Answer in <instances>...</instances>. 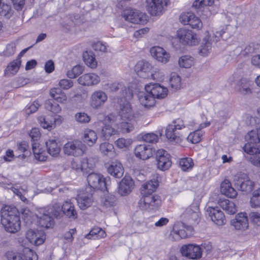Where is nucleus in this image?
I'll use <instances>...</instances> for the list:
<instances>
[{"mask_svg":"<svg viewBox=\"0 0 260 260\" xmlns=\"http://www.w3.org/2000/svg\"><path fill=\"white\" fill-rule=\"evenodd\" d=\"M158 185L157 177L144 183L142 187L143 197L139 202V207L143 210L151 211L156 210L161 204V200L157 195H152Z\"/></svg>","mask_w":260,"mask_h":260,"instance_id":"nucleus-1","label":"nucleus"},{"mask_svg":"<svg viewBox=\"0 0 260 260\" xmlns=\"http://www.w3.org/2000/svg\"><path fill=\"white\" fill-rule=\"evenodd\" d=\"M1 223L5 229L10 233H15L20 229L19 212L14 206H6L1 212Z\"/></svg>","mask_w":260,"mask_h":260,"instance_id":"nucleus-2","label":"nucleus"},{"mask_svg":"<svg viewBox=\"0 0 260 260\" xmlns=\"http://www.w3.org/2000/svg\"><path fill=\"white\" fill-rule=\"evenodd\" d=\"M230 25H224L215 31L214 36L211 37L208 31L205 33L206 36L203 39V44L200 46L199 53L204 56H207L210 52L212 46V42H218L220 38L226 40L232 35Z\"/></svg>","mask_w":260,"mask_h":260,"instance_id":"nucleus-3","label":"nucleus"},{"mask_svg":"<svg viewBox=\"0 0 260 260\" xmlns=\"http://www.w3.org/2000/svg\"><path fill=\"white\" fill-rule=\"evenodd\" d=\"M153 67L151 63L145 60L139 61L135 67V71L137 75L143 78H151L153 79L159 77L158 75L160 74V71L157 68L153 70Z\"/></svg>","mask_w":260,"mask_h":260,"instance_id":"nucleus-4","label":"nucleus"},{"mask_svg":"<svg viewBox=\"0 0 260 260\" xmlns=\"http://www.w3.org/2000/svg\"><path fill=\"white\" fill-rule=\"evenodd\" d=\"M88 185L94 189L105 190L111 183L110 178H106L100 174L94 173L89 174L87 177Z\"/></svg>","mask_w":260,"mask_h":260,"instance_id":"nucleus-5","label":"nucleus"},{"mask_svg":"<svg viewBox=\"0 0 260 260\" xmlns=\"http://www.w3.org/2000/svg\"><path fill=\"white\" fill-rule=\"evenodd\" d=\"M177 38L183 45L193 46L199 44L200 39L197 35L191 30L180 28L177 31Z\"/></svg>","mask_w":260,"mask_h":260,"instance_id":"nucleus-6","label":"nucleus"},{"mask_svg":"<svg viewBox=\"0 0 260 260\" xmlns=\"http://www.w3.org/2000/svg\"><path fill=\"white\" fill-rule=\"evenodd\" d=\"M8 260H38V256L32 250L25 248L22 252L16 251H8L6 253Z\"/></svg>","mask_w":260,"mask_h":260,"instance_id":"nucleus-7","label":"nucleus"},{"mask_svg":"<svg viewBox=\"0 0 260 260\" xmlns=\"http://www.w3.org/2000/svg\"><path fill=\"white\" fill-rule=\"evenodd\" d=\"M247 141L248 142L243 147V150L246 153L250 155L248 160L253 165L260 167V155H257V154H260V146L257 144V143Z\"/></svg>","mask_w":260,"mask_h":260,"instance_id":"nucleus-8","label":"nucleus"},{"mask_svg":"<svg viewBox=\"0 0 260 260\" xmlns=\"http://www.w3.org/2000/svg\"><path fill=\"white\" fill-rule=\"evenodd\" d=\"M63 149L66 154L78 156L85 152L86 147L81 141L75 140L65 144Z\"/></svg>","mask_w":260,"mask_h":260,"instance_id":"nucleus-9","label":"nucleus"},{"mask_svg":"<svg viewBox=\"0 0 260 260\" xmlns=\"http://www.w3.org/2000/svg\"><path fill=\"white\" fill-rule=\"evenodd\" d=\"M234 183L236 187L242 191L251 192L254 186V183L245 173L238 174L235 177Z\"/></svg>","mask_w":260,"mask_h":260,"instance_id":"nucleus-10","label":"nucleus"},{"mask_svg":"<svg viewBox=\"0 0 260 260\" xmlns=\"http://www.w3.org/2000/svg\"><path fill=\"white\" fill-rule=\"evenodd\" d=\"M122 16L125 20L134 24L143 23L146 20L145 13L135 9H125Z\"/></svg>","mask_w":260,"mask_h":260,"instance_id":"nucleus-11","label":"nucleus"},{"mask_svg":"<svg viewBox=\"0 0 260 260\" xmlns=\"http://www.w3.org/2000/svg\"><path fill=\"white\" fill-rule=\"evenodd\" d=\"M149 13L152 16L159 15L164 12L168 0H145Z\"/></svg>","mask_w":260,"mask_h":260,"instance_id":"nucleus-12","label":"nucleus"},{"mask_svg":"<svg viewBox=\"0 0 260 260\" xmlns=\"http://www.w3.org/2000/svg\"><path fill=\"white\" fill-rule=\"evenodd\" d=\"M146 91L148 92L154 97V99H164L168 94V88L159 83H150L145 86Z\"/></svg>","mask_w":260,"mask_h":260,"instance_id":"nucleus-13","label":"nucleus"},{"mask_svg":"<svg viewBox=\"0 0 260 260\" xmlns=\"http://www.w3.org/2000/svg\"><path fill=\"white\" fill-rule=\"evenodd\" d=\"M180 252L183 256L190 259H199L202 256V250L199 245L189 244L183 245Z\"/></svg>","mask_w":260,"mask_h":260,"instance_id":"nucleus-14","label":"nucleus"},{"mask_svg":"<svg viewBox=\"0 0 260 260\" xmlns=\"http://www.w3.org/2000/svg\"><path fill=\"white\" fill-rule=\"evenodd\" d=\"M107 100L108 96L104 91L95 90L90 97V105L93 109H99L105 105Z\"/></svg>","mask_w":260,"mask_h":260,"instance_id":"nucleus-15","label":"nucleus"},{"mask_svg":"<svg viewBox=\"0 0 260 260\" xmlns=\"http://www.w3.org/2000/svg\"><path fill=\"white\" fill-rule=\"evenodd\" d=\"M26 238L31 244L39 246L44 242L46 235L43 231L29 229L26 233Z\"/></svg>","mask_w":260,"mask_h":260,"instance_id":"nucleus-16","label":"nucleus"},{"mask_svg":"<svg viewBox=\"0 0 260 260\" xmlns=\"http://www.w3.org/2000/svg\"><path fill=\"white\" fill-rule=\"evenodd\" d=\"M156 159L157 160V168L161 170H168L172 165L170 159V155L164 150H158L156 152Z\"/></svg>","mask_w":260,"mask_h":260,"instance_id":"nucleus-17","label":"nucleus"},{"mask_svg":"<svg viewBox=\"0 0 260 260\" xmlns=\"http://www.w3.org/2000/svg\"><path fill=\"white\" fill-rule=\"evenodd\" d=\"M207 212L212 221L216 225L220 226L226 223V219L223 212L217 207H208L207 209Z\"/></svg>","mask_w":260,"mask_h":260,"instance_id":"nucleus-18","label":"nucleus"},{"mask_svg":"<svg viewBox=\"0 0 260 260\" xmlns=\"http://www.w3.org/2000/svg\"><path fill=\"white\" fill-rule=\"evenodd\" d=\"M150 52L153 58L163 63H167L170 58L169 53L164 48L159 46H154L151 48Z\"/></svg>","mask_w":260,"mask_h":260,"instance_id":"nucleus-19","label":"nucleus"},{"mask_svg":"<svg viewBox=\"0 0 260 260\" xmlns=\"http://www.w3.org/2000/svg\"><path fill=\"white\" fill-rule=\"evenodd\" d=\"M108 173L115 178H121L124 173V168L122 164L117 160L112 161L107 164Z\"/></svg>","mask_w":260,"mask_h":260,"instance_id":"nucleus-20","label":"nucleus"},{"mask_svg":"<svg viewBox=\"0 0 260 260\" xmlns=\"http://www.w3.org/2000/svg\"><path fill=\"white\" fill-rule=\"evenodd\" d=\"M231 224L237 230H247L249 225L247 214L245 212L238 213L235 218L232 220Z\"/></svg>","mask_w":260,"mask_h":260,"instance_id":"nucleus-21","label":"nucleus"},{"mask_svg":"<svg viewBox=\"0 0 260 260\" xmlns=\"http://www.w3.org/2000/svg\"><path fill=\"white\" fill-rule=\"evenodd\" d=\"M39 225L46 229L51 228L54 225V220L51 216L47 213L46 210L42 209L37 215Z\"/></svg>","mask_w":260,"mask_h":260,"instance_id":"nucleus-22","label":"nucleus"},{"mask_svg":"<svg viewBox=\"0 0 260 260\" xmlns=\"http://www.w3.org/2000/svg\"><path fill=\"white\" fill-rule=\"evenodd\" d=\"M100 77L94 73L85 74L80 76L78 79V83L84 86H94L100 82Z\"/></svg>","mask_w":260,"mask_h":260,"instance_id":"nucleus-23","label":"nucleus"},{"mask_svg":"<svg viewBox=\"0 0 260 260\" xmlns=\"http://www.w3.org/2000/svg\"><path fill=\"white\" fill-rule=\"evenodd\" d=\"M134 183L132 178L125 176L119 184L118 192L122 196L128 194L132 191Z\"/></svg>","mask_w":260,"mask_h":260,"instance_id":"nucleus-24","label":"nucleus"},{"mask_svg":"<svg viewBox=\"0 0 260 260\" xmlns=\"http://www.w3.org/2000/svg\"><path fill=\"white\" fill-rule=\"evenodd\" d=\"M76 200L79 208L85 210L91 205L93 202L92 196L86 191H81L78 194Z\"/></svg>","mask_w":260,"mask_h":260,"instance_id":"nucleus-25","label":"nucleus"},{"mask_svg":"<svg viewBox=\"0 0 260 260\" xmlns=\"http://www.w3.org/2000/svg\"><path fill=\"white\" fill-rule=\"evenodd\" d=\"M119 116L120 118V120H136L131 105L127 102L120 105Z\"/></svg>","mask_w":260,"mask_h":260,"instance_id":"nucleus-26","label":"nucleus"},{"mask_svg":"<svg viewBox=\"0 0 260 260\" xmlns=\"http://www.w3.org/2000/svg\"><path fill=\"white\" fill-rule=\"evenodd\" d=\"M134 153L137 157L145 160L152 155V149L145 144H141L136 147Z\"/></svg>","mask_w":260,"mask_h":260,"instance_id":"nucleus-27","label":"nucleus"},{"mask_svg":"<svg viewBox=\"0 0 260 260\" xmlns=\"http://www.w3.org/2000/svg\"><path fill=\"white\" fill-rule=\"evenodd\" d=\"M218 204L227 214H234L237 211L235 204L228 199H220L218 201Z\"/></svg>","mask_w":260,"mask_h":260,"instance_id":"nucleus-28","label":"nucleus"},{"mask_svg":"<svg viewBox=\"0 0 260 260\" xmlns=\"http://www.w3.org/2000/svg\"><path fill=\"white\" fill-rule=\"evenodd\" d=\"M199 207L197 204H192L185 210L183 215L188 220L197 221L199 217Z\"/></svg>","mask_w":260,"mask_h":260,"instance_id":"nucleus-29","label":"nucleus"},{"mask_svg":"<svg viewBox=\"0 0 260 260\" xmlns=\"http://www.w3.org/2000/svg\"><path fill=\"white\" fill-rule=\"evenodd\" d=\"M146 92L139 93L138 95L139 102L145 108L153 107L155 104V99L152 95Z\"/></svg>","mask_w":260,"mask_h":260,"instance_id":"nucleus-30","label":"nucleus"},{"mask_svg":"<svg viewBox=\"0 0 260 260\" xmlns=\"http://www.w3.org/2000/svg\"><path fill=\"white\" fill-rule=\"evenodd\" d=\"M221 193L230 198H235L237 196V191L232 186L231 183L228 180H225L221 184Z\"/></svg>","mask_w":260,"mask_h":260,"instance_id":"nucleus-31","label":"nucleus"},{"mask_svg":"<svg viewBox=\"0 0 260 260\" xmlns=\"http://www.w3.org/2000/svg\"><path fill=\"white\" fill-rule=\"evenodd\" d=\"M63 215L64 214L70 218L75 219L77 217V213L74 205L71 200H67L61 205Z\"/></svg>","mask_w":260,"mask_h":260,"instance_id":"nucleus-32","label":"nucleus"},{"mask_svg":"<svg viewBox=\"0 0 260 260\" xmlns=\"http://www.w3.org/2000/svg\"><path fill=\"white\" fill-rule=\"evenodd\" d=\"M106 89H109L112 92H119L121 96L125 98L127 94V91L129 89L120 83H107L105 85Z\"/></svg>","mask_w":260,"mask_h":260,"instance_id":"nucleus-33","label":"nucleus"},{"mask_svg":"<svg viewBox=\"0 0 260 260\" xmlns=\"http://www.w3.org/2000/svg\"><path fill=\"white\" fill-rule=\"evenodd\" d=\"M166 136L170 142L180 143L182 141V135L177 129L172 126H167L166 129Z\"/></svg>","mask_w":260,"mask_h":260,"instance_id":"nucleus-34","label":"nucleus"},{"mask_svg":"<svg viewBox=\"0 0 260 260\" xmlns=\"http://www.w3.org/2000/svg\"><path fill=\"white\" fill-rule=\"evenodd\" d=\"M96 125L101 126V135L105 139H107L112 135H116L117 131L112 128L110 125L106 124L104 122L99 121L95 123Z\"/></svg>","mask_w":260,"mask_h":260,"instance_id":"nucleus-35","label":"nucleus"},{"mask_svg":"<svg viewBox=\"0 0 260 260\" xmlns=\"http://www.w3.org/2000/svg\"><path fill=\"white\" fill-rule=\"evenodd\" d=\"M98 140L96 133L92 129L87 128L83 134V141L89 146H92Z\"/></svg>","mask_w":260,"mask_h":260,"instance_id":"nucleus-36","label":"nucleus"},{"mask_svg":"<svg viewBox=\"0 0 260 260\" xmlns=\"http://www.w3.org/2000/svg\"><path fill=\"white\" fill-rule=\"evenodd\" d=\"M251 82L249 80L246 78H242L238 82L237 89L240 93L243 95L251 93Z\"/></svg>","mask_w":260,"mask_h":260,"instance_id":"nucleus-37","label":"nucleus"},{"mask_svg":"<svg viewBox=\"0 0 260 260\" xmlns=\"http://www.w3.org/2000/svg\"><path fill=\"white\" fill-rule=\"evenodd\" d=\"M50 96L57 102L60 103H65L67 101L66 94L60 88L55 87L50 89Z\"/></svg>","mask_w":260,"mask_h":260,"instance_id":"nucleus-38","label":"nucleus"},{"mask_svg":"<svg viewBox=\"0 0 260 260\" xmlns=\"http://www.w3.org/2000/svg\"><path fill=\"white\" fill-rule=\"evenodd\" d=\"M21 62L19 60L16 59L11 62L5 70V76L11 77L15 75L18 71Z\"/></svg>","mask_w":260,"mask_h":260,"instance_id":"nucleus-39","label":"nucleus"},{"mask_svg":"<svg viewBox=\"0 0 260 260\" xmlns=\"http://www.w3.org/2000/svg\"><path fill=\"white\" fill-rule=\"evenodd\" d=\"M136 120H121L118 124V127L123 133H127L132 132L136 125Z\"/></svg>","mask_w":260,"mask_h":260,"instance_id":"nucleus-40","label":"nucleus"},{"mask_svg":"<svg viewBox=\"0 0 260 260\" xmlns=\"http://www.w3.org/2000/svg\"><path fill=\"white\" fill-rule=\"evenodd\" d=\"M83 60L85 63L91 69H95L97 67V62L94 55L92 52L86 51L83 54Z\"/></svg>","mask_w":260,"mask_h":260,"instance_id":"nucleus-41","label":"nucleus"},{"mask_svg":"<svg viewBox=\"0 0 260 260\" xmlns=\"http://www.w3.org/2000/svg\"><path fill=\"white\" fill-rule=\"evenodd\" d=\"M46 145L48 152L50 155L55 156L59 154L60 150V147L55 140H49L46 142Z\"/></svg>","mask_w":260,"mask_h":260,"instance_id":"nucleus-42","label":"nucleus"},{"mask_svg":"<svg viewBox=\"0 0 260 260\" xmlns=\"http://www.w3.org/2000/svg\"><path fill=\"white\" fill-rule=\"evenodd\" d=\"M46 212L49 214L51 217L54 216L57 217L63 215L62 205L59 203H55L53 206L47 208Z\"/></svg>","mask_w":260,"mask_h":260,"instance_id":"nucleus-43","label":"nucleus"},{"mask_svg":"<svg viewBox=\"0 0 260 260\" xmlns=\"http://www.w3.org/2000/svg\"><path fill=\"white\" fill-rule=\"evenodd\" d=\"M170 235L175 240L178 241L187 237L188 233L184 229H178L177 227H174L171 232Z\"/></svg>","mask_w":260,"mask_h":260,"instance_id":"nucleus-44","label":"nucleus"},{"mask_svg":"<svg viewBox=\"0 0 260 260\" xmlns=\"http://www.w3.org/2000/svg\"><path fill=\"white\" fill-rule=\"evenodd\" d=\"M178 63L181 68H189L194 64V58L189 55H183L179 59Z\"/></svg>","mask_w":260,"mask_h":260,"instance_id":"nucleus-45","label":"nucleus"},{"mask_svg":"<svg viewBox=\"0 0 260 260\" xmlns=\"http://www.w3.org/2000/svg\"><path fill=\"white\" fill-rule=\"evenodd\" d=\"M14 14V10L10 4L4 3L0 8V15L10 19Z\"/></svg>","mask_w":260,"mask_h":260,"instance_id":"nucleus-46","label":"nucleus"},{"mask_svg":"<svg viewBox=\"0 0 260 260\" xmlns=\"http://www.w3.org/2000/svg\"><path fill=\"white\" fill-rule=\"evenodd\" d=\"M106 233L100 228H95L90 231L88 234H86L85 237L87 239H96L105 237Z\"/></svg>","mask_w":260,"mask_h":260,"instance_id":"nucleus-47","label":"nucleus"},{"mask_svg":"<svg viewBox=\"0 0 260 260\" xmlns=\"http://www.w3.org/2000/svg\"><path fill=\"white\" fill-rule=\"evenodd\" d=\"M246 141L254 143H260V128L249 132L245 136Z\"/></svg>","mask_w":260,"mask_h":260,"instance_id":"nucleus-48","label":"nucleus"},{"mask_svg":"<svg viewBox=\"0 0 260 260\" xmlns=\"http://www.w3.org/2000/svg\"><path fill=\"white\" fill-rule=\"evenodd\" d=\"M32 150L35 158L41 161L46 160V156L43 154V152L39 148V144L37 142H32Z\"/></svg>","mask_w":260,"mask_h":260,"instance_id":"nucleus-49","label":"nucleus"},{"mask_svg":"<svg viewBox=\"0 0 260 260\" xmlns=\"http://www.w3.org/2000/svg\"><path fill=\"white\" fill-rule=\"evenodd\" d=\"M204 132L200 129H197L189 134L187 138V141L192 144L200 142Z\"/></svg>","mask_w":260,"mask_h":260,"instance_id":"nucleus-50","label":"nucleus"},{"mask_svg":"<svg viewBox=\"0 0 260 260\" xmlns=\"http://www.w3.org/2000/svg\"><path fill=\"white\" fill-rule=\"evenodd\" d=\"M45 108L46 110L54 113H58L61 111L60 106L51 100H48L45 102Z\"/></svg>","mask_w":260,"mask_h":260,"instance_id":"nucleus-51","label":"nucleus"},{"mask_svg":"<svg viewBox=\"0 0 260 260\" xmlns=\"http://www.w3.org/2000/svg\"><path fill=\"white\" fill-rule=\"evenodd\" d=\"M194 166L192 158L189 157L183 158L179 160V166L184 171L191 170Z\"/></svg>","mask_w":260,"mask_h":260,"instance_id":"nucleus-52","label":"nucleus"},{"mask_svg":"<svg viewBox=\"0 0 260 260\" xmlns=\"http://www.w3.org/2000/svg\"><path fill=\"white\" fill-rule=\"evenodd\" d=\"M75 119L76 121L80 124L88 123L91 120V117L85 112H77L75 114Z\"/></svg>","mask_w":260,"mask_h":260,"instance_id":"nucleus-53","label":"nucleus"},{"mask_svg":"<svg viewBox=\"0 0 260 260\" xmlns=\"http://www.w3.org/2000/svg\"><path fill=\"white\" fill-rule=\"evenodd\" d=\"M170 85L174 90L179 89L181 86L180 76L175 73H172L170 78Z\"/></svg>","mask_w":260,"mask_h":260,"instance_id":"nucleus-54","label":"nucleus"},{"mask_svg":"<svg viewBox=\"0 0 260 260\" xmlns=\"http://www.w3.org/2000/svg\"><path fill=\"white\" fill-rule=\"evenodd\" d=\"M214 0H196L192 4V7L197 9H208L207 7L211 6Z\"/></svg>","mask_w":260,"mask_h":260,"instance_id":"nucleus-55","label":"nucleus"},{"mask_svg":"<svg viewBox=\"0 0 260 260\" xmlns=\"http://www.w3.org/2000/svg\"><path fill=\"white\" fill-rule=\"evenodd\" d=\"M250 203L252 208L260 207V188L253 192Z\"/></svg>","mask_w":260,"mask_h":260,"instance_id":"nucleus-56","label":"nucleus"},{"mask_svg":"<svg viewBox=\"0 0 260 260\" xmlns=\"http://www.w3.org/2000/svg\"><path fill=\"white\" fill-rule=\"evenodd\" d=\"M83 72V67L80 65L74 66L71 70L67 73V76L71 78L74 79L80 75Z\"/></svg>","mask_w":260,"mask_h":260,"instance_id":"nucleus-57","label":"nucleus"},{"mask_svg":"<svg viewBox=\"0 0 260 260\" xmlns=\"http://www.w3.org/2000/svg\"><path fill=\"white\" fill-rule=\"evenodd\" d=\"M38 120L41 126L45 129H51L53 128L54 122L52 120V118L49 119L41 116L38 117Z\"/></svg>","mask_w":260,"mask_h":260,"instance_id":"nucleus-58","label":"nucleus"},{"mask_svg":"<svg viewBox=\"0 0 260 260\" xmlns=\"http://www.w3.org/2000/svg\"><path fill=\"white\" fill-rule=\"evenodd\" d=\"M20 212L24 221L27 224L31 223L33 220L32 212L27 208L21 209Z\"/></svg>","mask_w":260,"mask_h":260,"instance_id":"nucleus-59","label":"nucleus"},{"mask_svg":"<svg viewBox=\"0 0 260 260\" xmlns=\"http://www.w3.org/2000/svg\"><path fill=\"white\" fill-rule=\"evenodd\" d=\"M101 152L106 155H110L114 152V146L112 144L105 142L102 143L100 146Z\"/></svg>","mask_w":260,"mask_h":260,"instance_id":"nucleus-60","label":"nucleus"},{"mask_svg":"<svg viewBox=\"0 0 260 260\" xmlns=\"http://www.w3.org/2000/svg\"><path fill=\"white\" fill-rule=\"evenodd\" d=\"M133 141L131 139L119 138L115 142L116 146L120 149H127L131 145Z\"/></svg>","mask_w":260,"mask_h":260,"instance_id":"nucleus-61","label":"nucleus"},{"mask_svg":"<svg viewBox=\"0 0 260 260\" xmlns=\"http://www.w3.org/2000/svg\"><path fill=\"white\" fill-rule=\"evenodd\" d=\"M102 204L106 208L114 206L116 204V198L113 195L106 196L102 200Z\"/></svg>","mask_w":260,"mask_h":260,"instance_id":"nucleus-62","label":"nucleus"},{"mask_svg":"<svg viewBox=\"0 0 260 260\" xmlns=\"http://www.w3.org/2000/svg\"><path fill=\"white\" fill-rule=\"evenodd\" d=\"M254 51V48L253 45H249L246 46L243 50L242 49L241 47H237L235 50L237 55L241 54L242 56H246L249 54L252 53Z\"/></svg>","mask_w":260,"mask_h":260,"instance_id":"nucleus-63","label":"nucleus"},{"mask_svg":"<svg viewBox=\"0 0 260 260\" xmlns=\"http://www.w3.org/2000/svg\"><path fill=\"white\" fill-rule=\"evenodd\" d=\"M193 14L191 12H185L181 14L179 18L180 21L184 25H189L191 20L193 17Z\"/></svg>","mask_w":260,"mask_h":260,"instance_id":"nucleus-64","label":"nucleus"}]
</instances>
